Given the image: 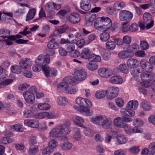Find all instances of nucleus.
Masks as SVG:
<instances>
[{
  "instance_id": "c03bdc74",
  "label": "nucleus",
  "mask_w": 155,
  "mask_h": 155,
  "mask_svg": "<svg viewBox=\"0 0 155 155\" xmlns=\"http://www.w3.org/2000/svg\"><path fill=\"white\" fill-rule=\"evenodd\" d=\"M89 61L94 62H100L101 61V58L98 55L92 54L91 55L90 58H89Z\"/></svg>"
},
{
  "instance_id": "e2e57ef3",
  "label": "nucleus",
  "mask_w": 155,
  "mask_h": 155,
  "mask_svg": "<svg viewBox=\"0 0 155 155\" xmlns=\"http://www.w3.org/2000/svg\"><path fill=\"white\" fill-rule=\"evenodd\" d=\"M36 137L34 136H31L28 140L29 144L32 146L37 143Z\"/></svg>"
},
{
  "instance_id": "864d4df0",
  "label": "nucleus",
  "mask_w": 155,
  "mask_h": 155,
  "mask_svg": "<svg viewBox=\"0 0 155 155\" xmlns=\"http://www.w3.org/2000/svg\"><path fill=\"white\" fill-rule=\"evenodd\" d=\"M139 146H134L129 149V150L132 153L136 154L138 153L140 151Z\"/></svg>"
},
{
  "instance_id": "bf43d9fd",
  "label": "nucleus",
  "mask_w": 155,
  "mask_h": 155,
  "mask_svg": "<svg viewBox=\"0 0 155 155\" xmlns=\"http://www.w3.org/2000/svg\"><path fill=\"white\" fill-rule=\"evenodd\" d=\"M123 128H124L125 132L127 134H130L133 133V128L129 126L127 124L125 123V126H124Z\"/></svg>"
},
{
  "instance_id": "9b49d317",
  "label": "nucleus",
  "mask_w": 155,
  "mask_h": 155,
  "mask_svg": "<svg viewBox=\"0 0 155 155\" xmlns=\"http://www.w3.org/2000/svg\"><path fill=\"white\" fill-rule=\"evenodd\" d=\"M87 76L86 72L84 70L80 69L74 72V78L76 80L82 81L86 78Z\"/></svg>"
},
{
  "instance_id": "49530a36",
  "label": "nucleus",
  "mask_w": 155,
  "mask_h": 155,
  "mask_svg": "<svg viewBox=\"0 0 155 155\" xmlns=\"http://www.w3.org/2000/svg\"><path fill=\"white\" fill-rule=\"evenodd\" d=\"M11 70L12 73H14L20 74L21 71V69L20 66L17 65L12 66Z\"/></svg>"
},
{
  "instance_id": "0eeeda50",
  "label": "nucleus",
  "mask_w": 155,
  "mask_h": 155,
  "mask_svg": "<svg viewBox=\"0 0 155 155\" xmlns=\"http://www.w3.org/2000/svg\"><path fill=\"white\" fill-rule=\"evenodd\" d=\"M119 89L117 87H108L106 90L107 94V98L110 100L117 96L119 93Z\"/></svg>"
},
{
  "instance_id": "aec40b11",
  "label": "nucleus",
  "mask_w": 155,
  "mask_h": 155,
  "mask_svg": "<svg viewBox=\"0 0 155 155\" xmlns=\"http://www.w3.org/2000/svg\"><path fill=\"white\" fill-rule=\"evenodd\" d=\"M114 125L119 128H123L125 126V123L123 121L122 118L117 117L115 118L113 121Z\"/></svg>"
},
{
  "instance_id": "ea45409f",
  "label": "nucleus",
  "mask_w": 155,
  "mask_h": 155,
  "mask_svg": "<svg viewBox=\"0 0 155 155\" xmlns=\"http://www.w3.org/2000/svg\"><path fill=\"white\" fill-rule=\"evenodd\" d=\"M137 62V60L131 58L127 60V63L128 67L133 68L136 66Z\"/></svg>"
},
{
  "instance_id": "2eb2a0df",
  "label": "nucleus",
  "mask_w": 155,
  "mask_h": 155,
  "mask_svg": "<svg viewBox=\"0 0 155 155\" xmlns=\"http://www.w3.org/2000/svg\"><path fill=\"white\" fill-rule=\"evenodd\" d=\"M68 20L71 23H77L80 21V16L77 12L71 13L68 17Z\"/></svg>"
},
{
  "instance_id": "e433bc0d",
  "label": "nucleus",
  "mask_w": 155,
  "mask_h": 155,
  "mask_svg": "<svg viewBox=\"0 0 155 155\" xmlns=\"http://www.w3.org/2000/svg\"><path fill=\"white\" fill-rule=\"evenodd\" d=\"M143 109L144 110L148 111L151 109V106L150 103L147 101H143L141 104Z\"/></svg>"
},
{
  "instance_id": "4d7b16f0",
  "label": "nucleus",
  "mask_w": 155,
  "mask_h": 155,
  "mask_svg": "<svg viewBox=\"0 0 155 155\" xmlns=\"http://www.w3.org/2000/svg\"><path fill=\"white\" fill-rule=\"evenodd\" d=\"M140 45L141 49L143 50L148 49L149 47L148 43L144 41H141L140 42Z\"/></svg>"
},
{
  "instance_id": "5fc2aeb1",
  "label": "nucleus",
  "mask_w": 155,
  "mask_h": 155,
  "mask_svg": "<svg viewBox=\"0 0 155 155\" xmlns=\"http://www.w3.org/2000/svg\"><path fill=\"white\" fill-rule=\"evenodd\" d=\"M134 125L135 127H141L143 125V123L142 120L139 118L136 119L133 122Z\"/></svg>"
},
{
  "instance_id": "603ef678",
  "label": "nucleus",
  "mask_w": 155,
  "mask_h": 155,
  "mask_svg": "<svg viewBox=\"0 0 155 155\" xmlns=\"http://www.w3.org/2000/svg\"><path fill=\"white\" fill-rule=\"evenodd\" d=\"M148 148L150 150V154L154 155L155 153V142L150 143Z\"/></svg>"
},
{
  "instance_id": "f704fd0d",
  "label": "nucleus",
  "mask_w": 155,
  "mask_h": 155,
  "mask_svg": "<svg viewBox=\"0 0 155 155\" xmlns=\"http://www.w3.org/2000/svg\"><path fill=\"white\" fill-rule=\"evenodd\" d=\"M36 13V10L32 8L30 9L26 16V21H29L33 18Z\"/></svg>"
},
{
  "instance_id": "f8f14e48",
  "label": "nucleus",
  "mask_w": 155,
  "mask_h": 155,
  "mask_svg": "<svg viewBox=\"0 0 155 155\" xmlns=\"http://www.w3.org/2000/svg\"><path fill=\"white\" fill-rule=\"evenodd\" d=\"M75 102L77 104L81 107L85 105L89 107H91L92 106V102L90 101L81 97H77L76 99Z\"/></svg>"
},
{
  "instance_id": "09e8293b",
  "label": "nucleus",
  "mask_w": 155,
  "mask_h": 155,
  "mask_svg": "<svg viewBox=\"0 0 155 155\" xmlns=\"http://www.w3.org/2000/svg\"><path fill=\"white\" fill-rule=\"evenodd\" d=\"M58 145V143L57 140L53 139L49 142L48 146L51 149H53L56 148Z\"/></svg>"
},
{
  "instance_id": "c85d7f7f",
  "label": "nucleus",
  "mask_w": 155,
  "mask_h": 155,
  "mask_svg": "<svg viewBox=\"0 0 155 155\" xmlns=\"http://www.w3.org/2000/svg\"><path fill=\"white\" fill-rule=\"evenodd\" d=\"M84 122V120L81 117L78 116H77L75 117L74 123L77 126L83 128H86V127L83 124Z\"/></svg>"
},
{
  "instance_id": "c9c22d12",
  "label": "nucleus",
  "mask_w": 155,
  "mask_h": 155,
  "mask_svg": "<svg viewBox=\"0 0 155 155\" xmlns=\"http://www.w3.org/2000/svg\"><path fill=\"white\" fill-rule=\"evenodd\" d=\"M106 94H107L106 90H100L96 92L95 96L96 98L101 99L105 97Z\"/></svg>"
},
{
  "instance_id": "6ab92c4d",
  "label": "nucleus",
  "mask_w": 155,
  "mask_h": 155,
  "mask_svg": "<svg viewBox=\"0 0 155 155\" xmlns=\"http://www.w3.org/2000/svg\"><path fill=\"white\" fill-rule=\"evenodd\" d=\"M81 8L85 11H88L91 8V4L89 0H81L80 2Z\"/></svg>"
},
{
  "instance_id": "423d86ee",
  "label": "nucleus",
  "mask_w": 155,
  "mask_h": 155,
  "mask_svg": "<svg viewBox=\"0 0 155 155\" xmlns=\"http://www.w3.org/2000/svg\"><path fill=\"white\" fill-rule=\"evenodd\" d=\"M50 62V58L49 57L44 56L42 54L39 55L35 60V62L37 64L40 65L41 66L42 70L43 67L47 66V64H49Z\"/></svg>"
},
{
  "instance_id": "cd10ccee",
  "label": "nucleus",
  "mask_w": 155,
  "mask_h": 155,
  "mask_svg": "<svg viewBox=\"0 0 155 155\" xmlns=\"http://www.w3.org/2000/svg\"><path fill=\"white\" fill-rule=\"evenodd\" d=\"M138 101L136 100H131L129 101L126 105V107L129 109H136L138 106Z\"/></svg>"
},
{
  "instance_id": "a18cd8bd",
  "label": "nucleus",
  "mask_w": 155,
  "mask_h": 155,
  "mask_svg": "<svg viewBox=\"0 0 155 155\" xmlns=\"http://www.w3.org/2000/svg\"><path fill=\"white\" fill-rule=\"evenodd\" d=\"M10 34L9 31L6 29H2L0 30V36L4 38L8 37Z\"/></svg>"
},
{
  "instance_id": "c756f323",
  "label": "nucleus",
  "mask_w": 155,
  "mask_h": 155,
  "mask_svg": "<svg viewBox=\"0 0 155 155\" xmlns=\"http://www.w3.org/2000/svg\"><path fill=\"white\" fill-rule=\"evenodd\" d=\"M58 43L54 38H52L48 42V47L51 49H56L58 47Z\"/></svg>"
},
{
  "instance_id": "0e129e2a",
  "label": "nucleus",
  "mask_w": 155,
  "mask_h": 155,
  "mask_svg": "<svg viewBox=\"0 0 155 155\" xmlns=\"http://www.w3.org/2000/svg\"><path fill=\"white\" fill-rule=\"evenodd\" d=\"M51 149L48 146L46 148L44 149L42 152V154L43 155H49L52 152Z\"/></svg>"
},
{
  "instance_id": "72a5a7b5",
  "label": "nucleus",
  "mask_w": 155,
  "mask_h": 155,
  "mask_svg": "<svg viewBox=\"0 0 155 155\" xmlns=\"http://www.w3.org/2000/svg\"><path fill=\"white\" fill-rule=\"evenodd\" d=\"M23 115L25 118H31L35 117L33 111L28 109H26L24 110Z\"/></svg>"
},
{
  "instance_id": "6e6d98bb",
  "label": "nucleus",
  "mask_w": 155,
  "mask_h": 155,
  "mask_svg": "<svg viewBox=\"0 0 155 155\" xmlns=\"http://www.w3.org/2000/svg\"><path fill=\"white\" fill-rule=\"evenodd\" d=\"M38 147L35 146L34 147L30 148L28 153L30 155H35L38 153Z\"/></svg>"
},
{
  "instance_id": "ddd939ff",
  "label": "nucleus",
  "mask_w": 155,
  "mask_h": 155,
  "mask_svg": "<svg viewBox=\"0 0 155 155\" xmlns=\"http://www.w3.org/2000/svg\"><path fill=\"white\" fill-rule=\"evenodd\" d=\"M24 125L32 128H37L39 127V122L36 119H26L24 120Z\"/></svg>"
},
{
  "instance_id": "4be33fe9",
  "label": "nucleus",
  "mask_w": 155,
  "mask_h": 155,
  "mask_svg": "<svg viewBox=\"0 0 155 155\" xmlns=\"http://www.w3.org/2000/svg\"><path fill=\"white\" fill-rule=\"evenodd\" d=\"M71 124V122L69 121H67L63 124L59 125L64 130L66 134L68 135L70 134L71 131L70 127Z\"/></svg>"
},
{
  "instance_id": "473e14b6",
  "label": "nucleus",
  "mask_w": 155,
  "mask_h": 155,
  "mask_svg": "<svg viewBox=\"0 0 155 155\" xmlns=\"http://www.w3.org/2000/svg\"><path fill=\"white\" fill-rule=\"evenodd\" d=\"M74 133L73 136V138L76 140H80L82 137L80 129L78 128L75 127L74 128Z\"/></svg>"
},
{
  "instance_id": "8fccbe9b",
  "label": "nucleus",
  "mask_w": 155,
  "mask_h": 155,
  "mask_svg": "<svg viewBox=\"0 0 155 155\" xmlns=\"http://www.w3.org/2000/svg\"><path fill=\"white\" fill-rule=\"evenodd\" d=\"M47 112L36 114H35L34 118L37 119H42L46 117Z\"/></svg>"
},
{
  "instance_id": "39448f33",
  "label": "nucleus",
  "mask_w": 155,
  "mask_h": 155,
  "mask_svg": "<svg viewBox=\"0 0 155 155\" xmlns=\"http://www.w3.org/2000/svg\"><path fill=\"white\" fill-rule=\"evenodd\" d=\"M132 13L126 10L120 11L119 13V18L121 21L129 22L133 18Z\"/></svg>"
},
{
  "instance_id": "de8ad7c7",
  "label": "nucleus",
  "mask_w": 155,
  "mask_h": 155,
  "mask_svg": "<svg viewBox=\"0 0 155 155\" xmlns=\"http://www.w3.org/2000/svg\"><path fill=\"white\" fill-rule=\"evenodd\" d=\"M100 39L103 41H107L110 37L108 33L107 32H104L100 35Z\"/></svg>"
},
{
  "instance_id": "bb28decb",
  "label": "nucleus",
  "mask_w": 155,
  "mask_h": 155,
  "mask_svg": "<svg viewBox=\"0 0 155 155\" xmlns=\"http://www.w3.org/2000/svg\"><path fill=\"white\" fill-rule=\"evenodd\" d=\"M68 140L60 144L59 147L61 149L63 150H66L71 149L72 146V144L69 142H67Z\"/></svg>"
},
{
  "instance_id": "13d9d810",
  "label": "nucleus",
  "mask_w": 155,
  "mask_h": 155,
  "mask_svg": "<svg viewBox=\"0 0 155 155\" xmlns=\"http://www.w3.org/2000/svg\"><path fill=\"white\" fill-rule=\"evenodd\" d=\"M66 46L67 50L69 52L71 53L74 50L75 46L73 43L70 42L69 43L67 44Z\"/></svg>"
},
{
  "instance_id": "f257e3e1",
  "label": "nucleus",
  "mask_w": 155,
  "mask_h": 155,
  "mask_svg": "<svg viewBox=\"0 0 155 155\" xmlns=\"http://www.w3.org/2000/svg\"><path fill=\"white\" fill-rule=\"evenodd\" d=\"M94 25L95 28L98 30L105 31L111 28L112 22L111 20L108 17H100L96 19Z\"/></svg>"
},
{
  "instance_id": "58836bf2",
  "label": "nucleus",
  "mask_w": 155,
  "mask_h": 155,
  "mask_svg": "<svg viewBox=\"0 0 155 155\" xmlns=\"http://www.w3.org/2000/svg\"><path fill=\"white\" fill-rule=\"evenodd\" d=\"M125 3L123 2H117L114 4V9L119 10L125 7Z\"/></svg>"
},
{
  "instance_id": "680f3d73",
  "label": "nucleus",
  "mask_w": 155,
  "mask_h": 155,
  "mask_svg": "<svg viewBox=\"0 0 155 155\" xmlns=\"http://www.w3.org/2000/svg\"><path fill=\"white\" fill-rule=\"evenodd\" d=\"M122 40L124 44L129 45L131 42V39L130 36L127 35L123 37Z\"/></svg>"
},
{
  "instance_id": "7c9ffc66",
  "label": "nucleus",
  "mask_w": 155,
  "mask_h": 155,
  "mask_svg": "<svg viewBox=\"0 0 155 155\" xmlns=\"http://www.w3.org/2000/svg\"><path fill=\"white\" fill-rule=\"evenodd\" d=\"M88 107H86L85 106H81L80 108V112L86 116H91L93 115V113L90 112V108Z\"/></svg>"
},
{
  "instance_id": "393cba45",
  "label": "nucleus",
  "mask_w": 155,
  "mask_h": 155,
  "mask_svg": "<svg viewBox=\"0 0 155 155\" xmlns=\"http://www.w3.org/2000/svg\"><path fill=\"white\" fill-rule=\"evenodd\" d=\"M91 52L90 50L87 48H84L82 50V52L81 54L80 57L84 59H88L90 58Z\"/></svg>"
},
{
  "instance_id": "4c0bfd02",
  "label": "nucleus",
  "mask_w": 155,
  "mask_h": 155,
  "mask_svg": "<svg viewBox=\"0 0 155 155\" xmlns=\"http://www.w3.org/2000/svg\"><path fill=\"white\" fill-rule=\"evenodd\" d=\"M57 103L60 105L64 106L68 103V101L65 97L59 96L57 98Z\"/></svg>"
},
{
  "instance_id": "a878e982",
  "label": "nucleus",
  "mask_w": 155,
  "mask_h": 155,
  "mask_svg": "<svg viewBox=\"0 0 155 155\" xmlns=\"http://www.w3.org/2000/svg\"><path fill=\"white\" fill-rule=\"evenodd\" d=\"M140 65L141 68L143 70L147 71L153 70V67L151 64L148 62H146L144 60H141L140 62Z\"/></svg>"
},
{
  "instance_id": "f03ea898",
  "label": "nucleus",
  "mask_w": 155,
  "mask_h": 155,
  "mask_svg": "<svg viewBox=\"0 0 155 155\" xmlns=\"http://www.w3.org/2000/svg\"><path fill=\"white\" fill-rule=\"evenodd\" d=\"M90 120L93 123L101 126L106 130L111 128L112 124L111 118L105 116H95L92 117Z\"/></svg>"
},
{
  "instance_id": "20e7f679",
  "label": "nucleus",
  "mask_w": 155,
  "mask_h": 155,
  "mask_svg": "<svg viewBox=\"0 0 155 155\" xmlns=\"http://www.w3.org/2000/svg\"><path fill=\"white\" fill-rule=\"evenodd\" d=\"M75 82L74 81L71 77L64 78L62 79V82L58 84L57 90L60 92L65 91L66 92L68 87V84H72Z\"/></svg>"
},
{
  "instance_id": "6e6552de",
  "label": "nucleus",
  "mask_w": 155,
  "mask_h": 155,
  "mask_svg": "<svg viewBox=\"0 0 155 155\" xmlns=\"http://www.w3.org/2000/svg\"><path fill=\"white\" fill-rule=\"evenodd\" d=\"M144 23L146 25V28L149 29L151 28L153 25L154 21L152 19V16L150 13L145 12L143 15Z\"/></svg>"
},
{
  "instance_id": "37998d69",
  "label": "nucleus",
  "mask_w": 155,
  "mask_h": 155,
  "mask_svg": "<svg viewBox=\"0 0 155 155\" xmlns=\"http://www.w3.org/2000/svg\"><path fill=\"white\" fill-rule=\"evenodd\" d=\"M78 91V88L76 86H72L69 88H68L66 93L71 94H76Z\"/></svg>"
},
{
  "instance_id": "4468645a",
  "label": "nucleus",
  "mask_w": 155,
  "mask_h": 155,
  "mask_svg": "<svg viewBox=\"0 0 155 155\" xmlns=\"http://www.w3.org/2000/svg\"><path fill=\"white\" fill-rule=\"evenodd\" d=\"M98 72L99 75L101 77L108 78L113 74L112 71L109 68H102L98 69Z\"/></svg>"
},
{
  "instance_id": "a19ab883",
  "label": "nucleus",
  "mask_w": 155,
  "mask_h": 155,
  "mask_svg": "<svg viewBox=\"0 0 155 155\" xmlns=\"http://www.w3.org/2000/svg\"><path fill=\"white\" fill-rule=\"evenodd\" d=\"M38 108L40 110H47L50 108V105L46 103H40L38 104Z\"/></svg>"
},
{
  "instance_id": "f3484780",
  "label": "nucleus",
  "mask_w": 155,
  "mask_h": 155,
  "mask_svg": "<svg viewBox=\"0 0 155 155\" xmlns=\"http://www.w3.org/2000/svg\"><path fill=\"white\" fill-rule=\"evenodd\" d=\"M134 55L133 52L131 51L125 50L119 52L118 54V56L120 58L125 59L131 57Z\"/></svg>"
},
{
  "instance_id": "b1692460",
  "label": "nucleus",
  "mask_w": 155,
  "mask_h": 155,
  "mask_svg": "<svg viewBox=\"0 0 155 155\" xmlns=\"http://www.w3.org/2000/svg\"><path fill=\"white\" fill-rule=\"evenodd\" d=\"M96 18V15L95 14H91V13H87L86 14L85 17V19L86 21L84 25L86 26H87L88 22L91 25V22L93 21Z\"/></svg>"
},
{
  "instance_id": "1a4fd4ad",
  "label": "nucleus",
  "mask_w": 155,
  "mask_h": 155,
  "mask_svg": "<svg viewBox=\"0 0 155 155\" xmlns=\"http://www.w3.org/2000/svg\"><path fill=\"white\" fill-rule=\"evenodd\" d=\"M23 96L25 101L27 103L32 104L34 103L35 97L33 93L31 91H24L23 93Z\"/></svg>"
},
{
  "instance_id": "412c9836",
  "label": "nucleus",
  "mask_w": 155,
  "mask_h": 155,
  "mask_svg": "<svg viewBox=\"0 0 155 155\" xmlns=\"http://www.w3.org/2000/svg\"><path fill=\"white\" fill-rule=\"evenodd\" d=\"M21 35L17 34L15 35H10L7 37L8 38L4 40L6 44L8 45H10L13 44L12 41H15L18 38H21Z\"/></svg>"
},
{
  "instance_id": "052dcab7",
  "label": "nucleus",
  "mask_w": 155,
  "mask_h": 155,
  "mask_svg": "<svg viewBox=\"0 0 155 155\" xmlns=\"http://www.w3.org/2000/svg\"><path fill=\"white\" fill-rule=\"evenodd\" d=\"M116 104L118 107H122L124 105V101L123 99L120 97H117L115 99Z\"/></svg>"
},
{
  "instance_id": "338daca9",
  "label": "nucleus",
  "mask_w": 155,
  "mask_h": 155,
  "mask_svg": "<svg viewBox=\"0 0 155 155\" xmlns=\"http://www.w3.org/2000/svg\"><path fill=\"white\" fill-rule=\"evenodd\" d=\"M14 130L17 132H22L23 131V128L22 127V126L19 124H16L12 126Z\"/></svg>"
},
{
  "instance_id": "7ed1b4c3",
  "label": "nucleus",
  "mask_w": 155,
  "mask_h": 155,
  "mask_svg": "<svg viewBox=\"0 0 155 155\" xmlns=\"http://www.w3.org/2000/svg\"><path fill=\"white\" fill-rule=\"evenodd\" d=\"M49 135L52 138L57 139L63 141H67L68 140V137L65 136L67 135L59 125L52 128L50 131Z\"/></svg>"
},
{
  "instance_id": "dca6fc26",
  "label": "nucleus",
  "mask_w": 155,
  "mask_h": 155,
  "mask_svg": "<svg viewBox=\"0 0 155 155\" xmlns=\"http://www.w3.org/2000/svg\"><path fill=\"white\" fill-rule=\"evenodd\" d=\"M19 64L21 67L24 69H28L31 64V61L30 59L23 58L20 61Z\"/></svg>"
},
{
  "instance_id": "a211bd4d",
  "label": "nucleus",
  "mask_w": 155,
  "mask_h": 155,
  "mask_svg": "<svg viewBox=\"0 0 155 155\" xmlns=\"http://www.w3.org/2000/svg\"><path fill=\"white\" fill-rule=\"evenodd\" d=\"M140 78L142 81H152L154 79V76L153 74H152L147 71H146L141 73L140 75Z\"/></svg>"
},
{
  "instance_id": "3c124183",
  "label": "nucleus",
  "mask_w": 155,
  "mask_h": 155,
  "mask_svg": "<svg viewBox=\"0 0 155 155\" xmlns=\"http://www.w3.org/2000/svg\"><path fill=\"white\" fill-rule=\"evenodd\" d=\"M118 69L121 72L124 73H127L128 71V69L126 64H120Z\"/></svg>"
},
{
  "instance_id": "69168bd1",
  "label": "nucleus",
  "mask_w": 155,
  "mask_h": 155,
  "mask_svg": "<svg viewBox=\"0 0 155 155\" xmlns=\"http://www.w3.org/2000/svg\"><path fill=\"white\" fill-rule=\"evenodd\" d=\"M131 74L133 76L137 75L140 73L139 70L137 68L135 67L131 68L130 69Z\"/></svg>"
},
{
  "instance_id": "774afa93",
  "label": "nucleus",
  "mask_w": 155,
  "mask_h": 155,
  "mask_svg": "<svg viewBox=\"0 0 155 155\" xmlns=\"http://www.w3.org/2000/svg\"><path fill=\"white\" fill-rule=\"evenodd\" d=\"M138 28L137 24L135 23H133L129 26V31L131 32H135L138 30Z\"/></svg>"
},
{
  "instance_id": "5701e85b",
  "label": "nucleus",
  "mask_w": 155,
  "mask_h": 155,
  "mask_svg": "<svg viewBox=\"0 0 155 155\" xmlns=\"http://www.w3.org/2000/svg\"><path fill=\"white\" fill-rule=\"evenodd\" d=\"M110 83L114 84H120L123 83V79L119 76H114L110 77L109 80Z\"/></svg>"
},
{
  "instance_id": "2f4dec72",
  "label": "nucleus",
  "mask_w": 155,
  "mask_h": 155,
  "mask_svg": "<svg viewBox=\"0 0 155 155\" xmlns=\"http://www.w3.org/2000/svg\"><path fill=\"white\" fill-rule=\"evenodd\" d=\"M117 141L120 144H124L127 142V138L123 134H118L116 137Z\"/></svg>"
},
{
  "instance_id": "79ce46f5",
  "label": "nucleus",
  "mask_w": 155,
  "mask_h": 155,
  "mask_svg": "<svg viewBox=\"0 0 155 155\" xmlns=\"http://www.w3.org/2000/svg\"><path fill=\"white\" fill-rule=\"evenodd\" d=\"M106 46L107 49L113 50L115 48L116 45L115 43L113 41H109L106 43Z\"/></svg>"
},
{
  "instance_id": "9d476101",
  "label": "nucleus",
  "mask_w": 155,
  "mask_h": 155,
  "mask_svg": "<svg viewBox=\"0 0 155 155\" xmlns=\"http://www.w3.org/2000/svg\"><path fill=\"white\" fill-rule=\"evenodd\" d=\"M43 71L47 77L49 76L54 77L56 76L58 74V71L56 69L54 68H51L48 66L46 67L44 66Z\"/></svg>"
}]
</instances>
